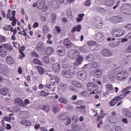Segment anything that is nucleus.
<instances>
[{
	"instance_id": "f257e3e1",
	"label": "nucleus",
	"mask_w": 131,
	"mask_h": 131,
	"mask_svg": "<svg viewBox=\"0 0 131 131\" xmlns=\"http://www.w3.org/2000/svg\"><path fill=\"white\" fill-rule=\"evenodd\" d=\"M32 6L33 7H37L38 9L43 12H46L48 9V7L46 4L45 0H38L36 2L34 3Z\"/></svg>"
},
{
	"instance_id": "f03ea898",
	"label": "nucleus",
	"mask_w": 131,
	"mask_h": 131,
	"mask_svg": "<svg viewBox=\"0 0 131 131\" xmlns=\"http://www.w3.org/2000/svg\"><path fill=\"white\" fill-rule=\"evenodd\" d=\"M112 33L114 37H120L124 34V30L121 29H114L112 31Z\"/></svg>"
},
{
	"instance_id": "7ed1b4c3",
	"label": "nucleus",
	"mask_w": 131,
	"mask_h": 131,
	"mask_svg": "<svg viewBox=\"0 0 131 131\" xmlns=\"http://www.w3.org/2000/svg\"><path fill=\"white\" fill-rule=\"evenodd\" d=\"M80 54L79 52L76 50H71L69 51L68 53L69 57L72 59L75 58L76 57Z\"/></svg>"
},
{
	"instance_id": "20e7f679",
	"label": "nucleus",
	"mask_w": 131,
	"mask_h": 131,
	"mask_svg": "<svg viewBox=\"0 0 131 131\" xmlns=\"http://www.w3.org/2000/svg\"><path fill=\"white\" fill-rule=\"evenodd\" d=\"M87 75L86 72L84 71H80L78 73V77L79 79L82 81H84L86 79Z\"/></svg>"
},
{
	"instance_id": "39448f33",
	"label": "nucleus",
	"mask_w": 131,
	"mask_h": 131,
	"mask_svg": "<svg viewBox=\"0 0 131 131\" xmlns=\"http://www.w3.org/2000/svg\"><path fill=\"white\" fill-rule=\"evenodd\" d=\"M102 54L105 57H110L113 55L112 52L106 49H103L101 51Z\"/></svg>"
},
{
	"instance_id": "423d86ee",
	"label": "nucleus",
	"mask_w": 131,
	"mask_h": 131,
	"mask_svg": "<svg viewBox=\"0 0 131 131\" xmlns=\"http://www.w3.org/2000/svg\"><path fill=\"white\" fill-rule=\"evenodd\" d=\"M49 76L50 77V81H52V84H54L56 83H58L59 82V80L58 77L50 74H49Z\"/></svg>"
},
{
	"instance_id": "0eeeda50",
	"label": "nucleus",
	"mask_w": 131,
	"mask_h": 131,
	"mask_svg": "<svg viewBox=\"0 0 131 131\" xmlns=\"http://www.w3.org/2000/svg\"><path fill=\"white\" fill-rule=\"evenodd\" d=\"M62 75L64 77L68 78H73V75L70 73V71L66 70H64L62 71Z\"/></svg>"
},
{
	"instance_id": "6e6552de",
	"label": "nucleus",
	"mask_w": 131,
	"mask_h": 131,
	"mask_svg": "<svg viewBox=\"0 0 131 131\" xmlns=\"http://www.w3.org/2000/svg\"><path fill=\"white\" fill-rule=\"evenodd\" d=\"M57 52L59 55L63 56L64 55L65 53V50L64 47L60 46L57 48Z\"/></svg>"
},
{
	"instance_id": "1a4fd4ad",
	"label": "nucleus",
	"mask_w": 131,
	"mask_h": 131,
	"mask_svg": "<svg viewBox=\"0 0 131 131\" xmlns=\"http://www.w3.org/2000/svg\"><path fill=\"white\" fill-rule=\"evenodd\" d=\"M68 70L71 74L74 75L76 74L78 72V69L73 66L69 67L68 68Z\"/></svg>"
},
{
	"instance_id": "9d476101",
	"label": "nucleus",
	"mask_w": 131,
	"mask_h": 131,
	"mask_svg": "<svg viewBox=\"0 0 131 131\" xmlns=\"http://www.w3.org/2000/svg\"><path fill=\"white\" fill-rule=\"evenodd\" d=\"M92 73L96 78H99L102 75V71L100 69L94 70L92 71Z\"/></svg>"
},
{
	"instance_id": "9b49d317",
	"label": "nucleus",
	"mask_w": 131,
	"mask_h": 131,
	"mask_svg": "<svg viewBox=\"0 0 131 131\" xmlns=\"http://www.w3.org/2000/svg\"><path fill=\"white\" fill-rule=\"evenodd\" d=\"M52 68L54 72H59L60 70V66L58 64H54L52 65Z\"/></svg>"
},
{
	"instance_id": "f8f14e48",
	"label": "nucleus",
	"mask_w": 131,
	"mask_h": 131,
	"mask_svg": "<svg viewBox=\"0 0 131 131\" xmlns=\"http://www.w3.org/2000/svg\"><path fill=\"white\" fill-rule=\"evenodd\" d=\"M83 60V57L81 56H80L76 59V62L74 63V65L76 66L80 65L81 64Z\"/></svg>"
},
{
	"instance_id": "ddd939ff",
	"label": "nucleus",
	"mask_w": 131,
	"mask_h": 131,
	"mask_svg": "<svg viewBox=\"0 0 131 131\" xmlns=\"http://www.w3.org/2000/svg\"><path fill=\"white\" fill-rule=\"evenodd\" d=\"M14 102L15 104L16 105H18L23 106H24L23 100L19 98H17L15 99Z\"/></svg>"
},
{
	"instance_id": "4468645a",
	"label": "nucleus",
	"mask_w": 131,
	"mask_h": 131,
	"mask_svg": "<svg viewBox=\"0 0 131 131\" xmlns=\"http://www.w3.org/2000/svg\"><path fill=\"white\" fill-rule=\"evenodd\" d=\"M127 72L126 71H123L118 73L116 75L117 79L120 80L122 76H124V75H127Z\"/></svg>"
},
{
	"instance_id": "2eb2a0df",
	"label": "nucleus",
	"mask_w": 131,
	"mask_h": 131,
	"mask_svg": "<svg viewBox=\"0 0 131 131\" xmlns=\"http://www.w3.org/2000/svg\"><path fill=\"white\" fill-rule=\"evenodd\" d=\"M129 6L126 4H124L121 7V11L125 14H126L127 11H128Z\"/></svg>"
},
{
	"instance_id": "dca6fc26",
	"label": "nucleus",
	"mask_w": 131,
	"mask_h": 131,
	"mask_svg": "<svg viewBox=\"0 0 131 131\" xmlns=\"http://www.w3.org/2000/svg\"><path fill=\"white\" fill-rule=\"evenodd\" d=\"M124 115L126 117L128 118L131 117V112L127 109H124L123 111Z\"/></svg>"
},
{
	"instance_id": "f3484780",
	"label": "nucleus",
	"mask_w": 131,
	"mask_h": 131,
	"mask_svg": "<svg viewBox=\"0 0 131 131\" xmlns=\"http://www.w3.org/2000/svg\"><path fill=\"white\" fill-rule=\"evenodd\" d=\"M6 59V62L8 64H12L14 63L13 58L10 56H7Z\"/></svg>"
},
{
	"instance_id": "a211bd4d",
	"label": "nucleus",
	"mask_w": 131,
	"mask_h": 131,
	"mask_svg": "<svg viewBox=\"0 0 131 131\" xmlns=\"http://www.w3.org/2000/svg\"><path fill=\"white\" fill-rule=\"evenodd\" d=\"M64 45L67 48L71 47L72 46L71 42L68 39H66L64 41Z\"/></svg>"
},
{
	"instance_id": "6ab92c4d",
	"label": "nucleus",
	"mask_w": 131,
	"mask_h": 131,
	"mask_svg": "<svg viewBox=\"0 0 131 131\" xmlns=\"http://www.w3.org/2000/svg\"><path fill=\"white\" fill-rule=\"evenodd\" d=\"M59 87V90L61 89L63 92L67 90L66 88L67 87V85L62 83H60Z\"/></svg>"
},
{
	"instance_id": "aec40b11",
	"label": "nucleus",
	"mask_w": 131,
	"mask_h": 131,
	"mask_svg": "<svg viewBox=\"0 0 131 131\" xmlns=\"http://www.w3.org/2000/svg\"><path fill=\"white\" fill-rule=\"evenodd\" d=\"M106 87L107 90L106 93L107 94H109V92H108L111 91L113 90V86L110 84H108L106 85Z\"/></svg>"
},
{
	"instance_id": "412c9836",
	"label": "nucleus",
	"mask_w": 131,
	"mask_h": 131,
	"mask_svg": "<svg viewBox=\"0 0 131 131\" xmlns=\"http://www.w3.org/2000/svg\"><path fill=\"white\" fill-rule=\"evenodd\" d=\"M0 91L2 94L3 95H5L8 93L9 91L7 88H4L1 89Z\"/></svg>"
},
{
	"instance_id": "4be33fe9",
	"label": "nucleus",
	"mask_w": 131,
	"mask_h": 131,
	"mask_svg": "<svg viewBox=\"0 0 131 131\" xmlns=\"http://www.w3.org/2000/svg\"><path fill=\"white\" fill-rule=\"evenodd\" d=\"M114 1L112 0H107L105 2V5L107 6H111L114 4Z\"/></svg>"
},
{
	"instance_id": "5701e85b",
	"label": "nucleus",
	"mask_w": 131,
	"mask_h": 131,
	"mask_svg": "<svg viewBox=\"0 0 131 131\" xmlns=\"http://www.w3.org/2000/svg\"><path fill=\"white\" fill-rule=\"evenodd\" d=\"M78 49L81 52H85L87 51L86 46L85 45L79 47Z\"/></svg>"
},
{
	"instance_id": "b1692460",
	"label": "nucleus",
	"mask_w": 131,
	"mask_h": 131,
	"mask_svg": "<svg viewBox=\"0 0 131 131\" xmlns=\"http://www.w3.org/2000/svg\"><path fill=\"white\" fill-rule=\"evenodd\" d=\"M3 47L6 49L11 51L13 50L12 47L8 44H3Z\"/></svg>"
},
{
	"instance_id": "393cba45",
	"label": "nucleus",
	"mask_w": 131,
	"mask_h": 131,
	"mask_svg": "<svg viewBox=\"0 0 131 131\" xmlns=\"http://www.w3.org/2000/svg\"><path fill=\"white\" fill-rule=\"evenodd\" d=\"M72 84L76 87L80 88L81 85L80 83L75 81H73L71 82Z\"/></svg>"
},
{
	"instance_id": "a878e982",
	"label": "nucleus",
	"mask_w": 131,
	"mask_h": 131,
	"mask_svg": "<svg viewBox=\"0 0 131 131\" xmlns=\"http://www.w3.org/2000/svg\"><path fill=\"white\" fill-rule=\"evenodd\" d=\"M37 48L39 51H41L43 50V45L42 42H40L38 43Z\"/></svg>"
},
{
	"instance_id": "bb28decb",
	"label": "nucleus",
	"mask_w": 131,
	"mask_h": 131,
	"mask_svg": "<svg viewBox=\"0 0 131 131\" xmlns=\"http://www.w3.org/2000/svg\"><path fill=\"white\" fill-rule=\"evenodd\" d=\"M54 49L52 47H49L47 48L46 52L48 55H50L52 54L54 51Z\"/></svg>"
},
{
	"instance_id": "cd10ccee",
	"label": "nucleus",
	"mask_w": 131,
	"mask_h": 131,
	"mask_svg": "<svg viewBox=\"0 0 131 131\" xmlns=\"http://www.w3.org/2000/svg\"><path fill=\"white\" fill-rule=\"evenodd\" d=\"M36 67L40 74L42 75L43 74L45 71L43 67L39 66H37Z\"/></svg>"
},
{
	"instance_id": "c85d7f7f",
	"label": "nucleus",
	"mask_w": 131,
	"mask_h": 131,
	"mask_svg": "<svg viewBox=\"0 0 131 131\" xmlns=\"http://www.w3.org/2000/svg\"><path fill=\"white\" fill-rule=\"evenodd\" d=\"M20 123L26 126H29L31 125L30 122L29 121L27 120H23L20 122Z\"/></svg>"
},
{
	"instance_id": "c756f323",
	"label": "nucleus",
	"mask_w": 131,
	"mask_h": 131,
	"mask_svg": "<svg viewBox=\"0 0 131 131\" xmlns=\"http://www.w3.org/2000/svg\"><path fill=\"white\" fill-rule=\"evenodd\" d=\"M84 14H79L78 15V17L77 19V21L78 22H80L83 19V18L84 16Z\"/></svg>"
},
{
	"instance_id": "7c9ffc66",
	"label": "nucleus",
	"mask_w": 131,
	"mask_h": 131,
	"mask_svg": "<svg viewBox=\"0 0 131 131\" xmlns=\"http://www.w3.org/2000/svg\"><path fill=\"white\" fill-rule=\"evenodd\" d=\"M42 59L43 62L46 64L49 63L50 62L49 57L47 56L43 57L42 58Z\"/></svg>"
},
{
	"instance_id": "2f4dec72",
	"label": "nucleus",
	"mask_w": 131,
	"mask_h": 131,
	"mask_svg": "<svg viewBox=\"0 0 131 131\" xmlns=\"http://www.w3.org/2000/svg\"><path fill=\"white\" fill-rule=\"evenodd\" d=\"M65 124L66 125H68L70 124L71 122V118L69 117H67V118L64 121Z\"/></svg>"
},
{
	"instance_id": "473e14b6",
	"label": "nucleus",
	"mask_w": 131,
	"mask_h": 131,
	"mask_svg": "<svg viewBox=\"0 0 131 131\" xmlns=\"http://www.w3.org/2000/svg\"><path fill=\"white\" fill-rule=\"evenodd\" d=\"M116 23H120L122 21L123 18L122 16H116Z\"/></svg>"
},
{
	"instance_id": "72a5a7b5",
	"label": "nucleus",
	"mask_w": 131,
	"mask_h": 131,
	"mask_svg": "<svg viewBox=\"0 0 131 131\" xmlns=\"http://www.w3.org/2000/svg\"><path fill=\"white\" fill-rule=\"evenodd\" d=\"M91 66L95 68H98L100 66L99 64L97 62L93 61L91 63Z\"/></svg>"
},
{
	"instance_id": "f704fd0d",
	"label": "nucleus",
	"mask_w": 131,
	"mask_h": 131,
	"mask_svg": "<svg viewBox=\"0 0 131 131\" xmlns=\"http://www.w3.org/2000/svg\"><path fill=\"white\" fill-rule=\"evenodd\" d=\"M104 35L103 33L99 32L96 35V38L98 40L100 39H102V38L103 37Z\"/></svg>"
},
{
	"instance_id": "c9c22d12",
	"label": "nucleus",
	"mask_w": 131,
	"mask_h": 131,
	"mask_svg": "<svg viewBox=\"0 0 131 131\" xmlns=\"http://www.w3.org/2000/svg\"><path fill=\"white\" fill-rule=\"evenodd\" d=\"M7 53V52L2 50H0V56L4 57H5Z\"/></svg>"
},
{
	"instance_id": "e433bc0d",
	"label": "nucleus",
	"mask_w": 131,
	"mask_h": 131,
	"mask_svg": "<svg viewBox=\"0 0 131 131\" xmlns=\"http://www.w3.org/2000/svg\"><path fill=\"white\" fill-rule=\"evenodd\" d=\"M100 114L101 115L98 116L97 117V119L99 120L102 119L105 116V115L103 113V111L102 110H101Z\"/></svg>"
},
{
	"instance_id": "4c0bfd02",
	"label": "nucleus",
	"mask_w": 131,
	"mask_h": 131,
	"mask_svg": "<svg viewBox=\"0 0 131 131\" xmlns=\"http://www.w3.org/2000/svg\"><path fill=\"white\" fill-rule=\"evenodd\" d=\"M67 117L63 114L62 113L59 115V118L61 121H64Z\"/></svg>"
},
{
	"instance_id": "58836bf2",
	"label": "nucleus",
	"mask_w": 131,
	"mask_h": 131,
	"mask_svg": "<svg viewBox=\"0 0 131 131\" xmlns=\"http://www.w3.org/2000/svg\"><path fill=\"white\" fill-rule=\"evenodd\" d=\"M94 86V85L92 83H90L88 84V89L89 91H90L93 88Z\"/></svg>"
},
{
	"instance_id": "ea45409f",
	"label": "nucleus",
	"mask_w": 131,
	"mask_h": 131,
	"mask_svg": "<svg viewBox=\"0 0 131 131\" xmlns=\"http://www.w3.org/2000/svg\"><path fill=\"white\" fill-rule=\"evenodd\" d=\"M33 62L36 64L42 66V64L40 61L37 59H35L33 60Z\"/></svg>"
},
{
	"instance_id": "a19ab883",
	"label": "nucleus",
	"mask_w": 131,
	"mask_h": 131,
	"mask_svg": "<svg viewBox=\"0 0 131 131\" xmlns=\"http://www.w3.org/2000/svg\"><path fill=\"white\" fill-rule=\"evenodd\" d=\"M113 128L115 131H122V129L121 127L118 126H114L113 127Z\"/></svg>"
},
{
	"instance_id": "79ce46f5",
	"label": "nucleus",
	"mask_w": 131,
	"mask_h": 131,
	"mask_svg": "<svg viewBox=\"0 0 131 131\" xmlns=\"http://www.w3.org/2000/svg\"><path fill=\"white\" fill-rule=\"evenodd\" d=\"M86 59L88 61H91L94 60V58L93 56L91 55H89L87 57Z\"/></svg>"
},
{
	"instance_id": "37998d69",
	"label": "nucleus",
	"mask_w": 131,
	"mask_h": 131,
	"mask_svg": "<svg viewBox=\"0 0 131 131\" xmlns=\"http://www.w3.org/2000/svg\"><path fill=\"white\" fill-rule=\"evenodd\" d=\"M88 45L90 46H92L94 45H95L96 44V42L93 41H89L87 42Z\"/></svg>"
},
{
	"instance_id": "c03bdc74",
	"label": "nucleus",
	"mask_w": 131,
	"mask_h": 131,
	"mask_svg": "<svg viewBox=\"0 0 131 131\" xmlns=\"http://www.w3.org/2000/svg\"><path fill=\"white\" fill-rule=\"evenodd\" d=\"M116 16H113L109 18V20L111 22L116 23Z\"/></svg>"
},
{
	"instance_id": "a18cd8bd",
	"label": "nucleus",
	"mask_w": 131,
	"mask_h": 131,
	"mask_svg": "<svg viewBox=\"0 0 131 131\" xmlns=\"http://www.w3.org/2000/svg\"><path fill=\"white\" fill-rule=\"evenodd\" d=\"M117 102H116L115 100L114 99L111 100L109 102V104L110 106H114Z\"/></svg>"
},
{
	"instance_id": "49530a36",
	"label": "nucleus",
	"mask_w": 131,
	"mask_h": 131,
	"mask_svg": "<svg viewBox=\"0 0 131 131\" xmlns=\"http://www.w3.org/2000/svg\"><path fill=\"white\" fill-rule=\"evenodd\" d=\"M67 14L68 17L70 18L72 17V11L70 10H68L67 11Z\"/></svg>"
},
{
	"instance_id": "de8ad7c7",
	"label": "nucleus",
	"mask_w": 131,
	"mask_h": 131,
	"mask_svg": "<svg viewBox=\"0 0 131 131\" xmlns=\"http://www.w3.org/2000/svg\"><path fill=\"white\" fill-rule=\"evenodd\" d=\"M13 17H11L9 19V20L11 21L15 19V10L13 11L12 13Z\"/></svg>"
},
{
	"instance_id": "09e8293b",
	"label": "nucleus",
	"mask_w": 131,
	"mask_h": 131,
	"mask_svg": "<svg viewBox=\"0 0 131 131\" xmlns=\"http://www.w3.org/2000/svg\"><path fill=\"white\" fill-rule=\"evenodd\" d=\"M6 41V37L2 35H0V42H3Z\"/></svg>"
},
{
	"instance_id": "8fccbe9b",
	"label": "nucleus",
	"mask_w": 131,
	"mask_h": 131,
	"mask_svg": "<svg viewBox=\"0 0 131 131\" xmlns=\"http://www.w3.org/2000/svg\"><path fill=\"white\" fill-rule=\"evenodd\" d=\"M49 93H45L42 91H41L40 93V95L45 96L49 95Z\"/></svg>"
},
{
	"instance_id": "3c124183",
	"label": "nucleus",
	"mask_w": 131,
	"mask_h": 131,
	"mask_svg": "<svg viewBox=\"0 0 131 131\" xmlns=\"http://www.w3.org/2000/svg\"><path fill=\"white\" fill-rule=\"evenodd\" d=\"M59 100L60 102L64 104L66 103L67 102V100L64 98H59Z\"/></svg>"
},
{
	"instance_id": "603ef678",
	"label": "nucleus",
	"mask_w": 131,
	"mask_h": 131,
	"mask_svg": "<svg viewBox=\"0 0 131 131\" xmlns=\"http://www.w3.org/2000/svg\"><path fill=\"white\" fill-rule=\"evenodd\" d=\"M56 15L54 14H52V21L53 22H54L56 20Z\"/></svg>"
},
{
	"instance_id": "864d4df0",
	"label": "nucleus",
	"mask_w": 131,
	"mask_h": 131,
	"mask_svg": "<svg viewBox=\"0 0 131 131\" xmlns=\"http://www.w3.org/2000/svg\"><path fill=\"white\" fill-rule=\"evenodd\" d=\"M81 28V26L80 25H78L77 26H75L74 27V29H75V31L79 32L80 31Z\"/></svg>"
},
{
	"instance_id": "5fc2aeb1",
	"label": "nucleus",
	"mask_w": 131,
	"mask_h": 131,
	"mask_svg": "<svg viewBox=\"0 0 131 131\" xmlns=\"http://www.w3.org/2000/svg\"><path fill=\"white\" fill-rule=\"evenodd\" d=\"M126 14L128 15H131V5H129L128 11H127Z\"/></svg>"
},
{
	"instance_id": "6e6d98bb",
	"label": "nucleus",
	"mask_w": 131,
	"mask_h": 131,
	"mask_svg": "<svg viewBox=\"0 0 131 131\" xmlns=\"http://www.w3.org/2000/svg\"><path fill=\"white\" fill-rule=\"evenodd\" d=\"M52 83H51V84H46L45 85V86L47 88L49 89H51L52 88V86H53V84H52Z\"/></svg>"
},
{
	"instance_id": "4d7b16f0",
	"label": "nucleus",
	"mask_w": 131,
	"mask_h": 131,
	"mask_svg": "<svg viewBox=\"0 0 131 131\" xmlns=\"http://www.w3.org/2000/svg\"><path fill=\"white\" fill-rule=\"evenodd\" d=\"M43 30L45 33H47L49 31V29L46 26H44L43 27Z\"/></svg>"
},
{
	"instance_id": "13d9d810",
	"label": "nucleus",
	"mask_w": 131,
	"mask_h": 131,
	"mask_svg": "<svg viewBox=\"0 0 131 131\" xmlns=\"http://www.w3.org/2000/svg\"><path fill=\"white\" fill-rule=\"evenodd\" d=\"M84 4L86 6H89L91 4L90 1V0H88L85 2Z\"/></svg>"
},
{
	"instance_id": "bf43d9fd",
	"label": "nucleus",
	"mask_w": 131,
	"mask_h": 131,
	"mask_svg": "<svg viewBox=\"0 0 131 131\" xmlns=\"http://www.w3.org/2000/svg\"><path fill=\"white\" fill-rule=\"evenodd\" d=\"M113 119H115V118L112 116H111L109 117V120L111 123H115L116 122L114 121Z\"/></svg>"
},
{
	"instance_id": "052dcab7",
	"label": "nucleus",
	"mask_w": 131,
	"mask_h": 131,
	"mask_svg": "<svg viewBox=\"0 0 131 131\" xmlns=\"http://www.w3.org/2000/svg\"><path fill=\"white\" fill-rule=\"evenodd\" d=\"M4 120L8 122H10L11 121V119L10 117H9L7 116L5 117L4 118Z\"/></svg>"
},
{
	"instance_id": "680f3d73",
	"label": "nucleus",
	"mask_w": 131,
	"mask_h": 131,
	"mask_svg": "<svg viewBox=\"0 0 131 131\" xmlns=\"http://www.w3.org/2000/svg\"><path fill=\"white\" fill-rule=\"evenodd\" d=\"M95 22L97 25H99L100 24H101L102 23L101 20L99 18H98L97 21L96 20L95 21Z\"/></svg>"
},
{
	"instance_id": "e2e57ef3",
	"label": "nucleus",
	"mask_w": 131,
	"mask_h": 131,
	"mask_svg": "<svg viewBox=\"0 0 131 131\" xmlns=\"http://www.w3.org/2000/svg\"><path fill=\"white\" fill-rule=\"evenodd\" d=\"M122 122L126 124H127L128 123L127 119L126 118H123L122 119Z\"/></svg>"
},
{
	"instance_id": "0e129e2a",
	"label": "nucleus",
	"mask_w": 131,
	"mask_h": 131,
	"mask_svg": "<svg viewBox=\"0 0 131 131\" xmlns=\"http://www.w3.org/2000/svg\"><path fill=\"white\" fill-rule=\"evenodd\" d=\"M59 110V109L57 106L54 107L53 108V111L55 113L58 112Z\"/></svg>"
},
{
	"instance_id": "69168bd1",
	"label": "nucleus",
	"mask_w": 131,
	"mask_h": 131,
	"mask_svg": "<svg viewBox=\"0 0 131 131\" xmlns=\"http://www.w3.org/2000/svg\"><path fill=\"white\" fill-rule=\"evenodd\" d=\"M31 54L33 56L37 58H38L39 57L38 55L35 51L32 52Z\"/></svg>"
},
{
	"instance_id": "338daca9",
	"label": "nucleus",
	"mask_w": 131,
	"mask_h": 131,
	"mask_svg": "<svg viewBox=\"0 0 131 131\" xmlns=\"http://www.w3.org/2000/svg\"><path fill=\"white\" fill-rule=\"evenodd\" d=\"M72 120L75 122H77L78 120V117L76 116H74L72 118Z\"/></svg>"
},
{
	"instance_id": "774afa93",
	"label": "nucleus",
	"mask_w": 131,
	"mask_h": 131,
	"mask_svg": "<svg viewBox=\"0 0 131 131\" xmlns=\"http://www.w3.org/2000/svg\"><path fill=\"white\" fill-rule=\"evenodd\" d=\"M125 27L129 30H131V24H128L125 26Z\"/></svg>"
}]
</instances>
